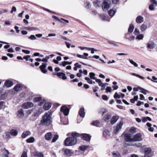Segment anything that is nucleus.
I'll return each instance as SVG.
<instances>
[{"label":"nucleus","mask_w":157,"mask_h":157,"mask_svg":"<svg viewBox=\"0 0 157 157\" xmlns=\"http://www.w3.org/2000/svg\"><path fill=\"white\" fill-rule=\"evenodd\" d=\"M71 136L65 140L64 143L65 146H71L75 144L77 142V138L79 137L80 135L77 132H73L72 133Z\"/></svg>","instance_id":"nucleus-1"},{"label":"nucleus","mask_w":157,"mask_h":157,"mask_svg":"<svg viewBox=\"0 0 157 157\" xmlns=\"http://www.w3.org/2000/svg\"><path fill=\"white\" fill-rule=\"evenodd\" d=\"M51 116L52 114L50 113H46L42 117L40 124L46 126L52 123Z\"/></svg>","instance_id":"nucleus-2"},{"label":"nucleus","mask_w":157,"mask_h":157,"mask_svg":"<svg viewBox=\"0 0 157 157\" xmlns=\"http://www.w3.org/2000/svg\"><path fill=\"white\" fill-rule=\"evenodd\" d=\"M123 124V122L121 121L116 126L113 127V132L115 134H117L121 130Z\"/></svg>","instance_id":"nucleus-3"},{"label":"nucleus","mask_w":157,"mask_h":157,"mask_svg":"<svg viewBox=\"0 0 157 157\" xmlns=\"http://www.w3.org/2000/svg\"><path fill=\"white\" fill-rule=\"evenodd\" d=\"M111 3L110 0H107L106 1H104L102 3L101 6L103 10H107L109 8V4Z\"/></svg>","instance_id":"nucleus-4"},{"label":"nucleus","mask_w":157,"mask_h":157,"mask_svg":"<svg viewBox=\"0 0 157 157\" xmlns=\"http://www.w3.org/2000/svg\"><path fill=\"white\" fill-rule=\"evenodd\" d=\"M146 47L148 49H152L155 48L156 44L152 40H150L148 41L147 43Z\"/></svg>","instance_id":"nucleus-5"},{"label":"nucleus","mask_w":157,"mask_h":157,"mask_svg":"<svg viewBox=\"0 0 157 157\" xmlns=\"http://www.w3.org/2000/svg\"><path fill=\"white\" fill-rule=\"evenodd\" d=\"M143 140L142 135L140 133L135 135L132 138V142L140 141Z\"/></svg>","instance_id":"nucleus-6"},{"label":"nucleus","mask_w":157,"mask_h":157,"mask_svg":"<svg viewBox=\"0 0 157 157\" xmlns=\"http://www.w3.org/2000/svg\"><path fill=\"white\" fill-rule=\"evenodd\" d=\"M64 152V154L68 156H71L74 153L72 150L65 148H63L62 149Z\"/></svg>","instance_id":"nucleus-7"},{"label":"nucleus","mask_w":157,"mask_h":157,"mask_svg":"<svg viewBox=\"0 0 157 157\" xmlns=\"http://www.w3.org/2000/svg\"><path fill=\"white\" fill-rule=\"evenodd\" d=\"M60 111L63 112L65 116H67L69 114V109L66 106L63 105L61 107Z\"/></svg>","instance_id":"nucleus-8"},{"label":"nucleus","mask_w":157,"mask_h":157,"mask_svg":"<svg viewBox=\"0 0 157 157\" xmlns=\"http://www.w3.org/2000/svg\"><path fill=\"white\" fill-rule=\"evenodd\" d=\"M151 149L148 147L144 149V157H151Z\"/></svg>","instance_id":"nucleus-9"},{"label":"nucleus","mask_w":157,"mask_h":157,"mask_svg":"<svg viewBox=\"0 0 157 157\" xmlns=\"http://www.w3.org/2000/svg\"><path fill=\"white\" fill-rule=\"evenodd\" d=\"M47 65V63H43L42 65H40L39 67L41 71L44 74L46 73L48 71L46 69Z\"/></svg>","instance_id":"nucleus-10"},{"label":"nucleus","mask_w":157,"mask_h":157,"mask_svg":"<svg viewBox=\"0 0 157 157\" xmlns=\"http://www.w3.org/2000/svg\"><path fill=\"white\" fill-rule=\"evenodd\" d=\"M54 75H56L60 78H62L63 80H66L67 77L66 76L65 74L62 72H59L56 73H53Z\"/></svg>","instance_id":"nucleus-11"},{"label":"nucleus","mask_w":157,"mask_h":157,"mask_svg":"<svg viewBox=\"0 0 157 157\" xmlns=\"http://www.w3.org/2000/svg\"><path fill=\"white\" fill-rule=\"evenodd\" d=\"M33 104L31 102H27L24 103L22 105V107L24 109H27L33 106Z\"/></svg>","instance_id":"nucleus-12"},{"label":"nucleus","mask_w":157,"mask_h":157,"mask_svg":"<svg viewBox=\"0 0 157 157\" xmlns=\"http://www.w3.org/2000/svg\"><path fill=\"white\" fill-rule=\"evenodd\" d=\"M106 112H103L102 113V116L103 117V118L105 121L106 122H108L109 120L111 117V116L109 114H106Z\"/></svg>","instance_id":"nucleus-13"},{"label":"nucleus","mask_w":157,"mask_h":157,"mask_svg":"<svg viewBox=\"0 0 157 157\" xmlns=\"http://www.w3.org/2000/svg\"><path fill=\"white\" fill-rule=\"evenodd\" d=\"M41 99H42L41 98L39 97L35 98H34L33 100L35 102H40L39 105L40 106H42L43 105V104L45 103V101L44 100L42 101Z\"/></svg>","instance_id":"nucleus-14"},{"label":"nucleus","mask_w":157,"mask_h":157,"mask_svg":"<svg viewBox=\"0 0 157 157\" xmlns=\"http://www.w3.org/2000/svg\"><path fill=\"white\" fill-rule=\"evenodd\" d=\"M81 136L82 139L86 141H90V140L91 136L88 134H81Z\"/></svg>","instance_id":"nucleus-15"},{"label":"nucleus","mask_w":157,"mask_h":157,"mask_svg":"<svg viewBox=\"0 0 157 157\" xmlns=\"http://www.w3.org/2000/svg\"><path fill=\"white\" fill-rule=\"evenodd\" d=\"M17 115L19 118L23 117L24 116L23 109H20L18 110L17 113Z\"/></svg>","instance_id":"nucleus-16"},{"label":"nucleus","mask_w":157,"mask_h":157,"mask_svg":"<svg viewBox=\"0 0 157 157\" xmlns=\"http://www.w3.org/2000/svg\"><path fill=\"white\" fill-rule=\"evenodd\" d=\"M124 140L126 142H132V138H131L130 134H126L124 135Z\"/></svg>","instance_id":"nucleus-17"},{"label":"nucleus","mask_w":157,"mask_h":157,"mask_svg":"<svg viewBox=\"0 0 157 157\" xmlns=\"http://www.w3.org/2000/svg\"><path fill=\"white\" fill-rule=\"evenodd\" d=\"M52 137V135L51 132H49L46 133L44 136L45 140H50Z\"/></svg>","instance_id":"nucleus-18"},{"label":"nucleus","mask_w":157,"mask_h":157,"mask_svg":"<svg viewBox=\"0 0 157 157\" xmlns=\"http://www.w3.org/2000/svg\"><path fill=\"white\" fill-rule=\"evenodd\" d=\"M119 119V117L118 116H113L111 118L110 122L112 124H115Z\"/></svg>","instance_id":"nucleus-19"},{"label":"nucleus","mask_w":157,"mask_h":157,"mask_svg":"<svg viewBox=\"0 0 157 157\" xmlns=\"http://www.w3.org/2000/svg\"><path fill=\"white\" fill-rule=\"evenodd\" d=\"M31 132L29 131H26L23 132L21 135V137L23 138H25L31 134Z\"/></svg>","instance_id":"nucleus-20"},{"label":"nucleus","mask_w":157,"mask_h":157,"mask_svg":"<svg viewBox=\"0 0 157 157\" xmlns=\"http://www.w3.org/2000/svg\"><path fill=\"white\" fill-rule=\"evenodd\" d=\"M144 21V18L141 16H138L136 19V22L139 24L142 23Z\"/></svg>","instance_id":"nucleus-21"},{"label":"nucleus","mask_w":157,"mask_h":157,"mask_svg":"<svg viewBox=\"0 0 157 157\" xmlns=\"http://www.w3.org/2000/svg\"><path fill=\"white\" fill-rule=\"evenodd\" d=\"M79 115L82 117H84L85 115L84 112V109L83 108H81L79 111Z\"/></svg>","instance_id":"nucleus-22"},{"label":"nucleus","mask_w":157,"mask_h":157,"mask_svg":"<svg viewBox=\"0 0 157 157\" xmlns=\"http://www.w3.org/2000/svg\"><path fill=\"white\" fill-rule=\"evenodd\" d=\"M13 85L12 81L9 80H6L5 82V85L7 87H10Z\"/></svg>","instance_id":"nucleus-23"},{"label":"nucleus","mask_w":157,"mask_h":157,"mask_svg":"<svg viewBox=\"0 0 157 157\" xmlns=\"http://www.w3.org/2000/svg\"><path fill=\"white\" fill-rule=\"evenodd\" d=\"M44 103L43 106L44 109L46 110L49 109L51 107L52 105L51 104L49 103Z\"/></svg>","instance_id":"nucleus-24"},{"label":"nucleus","mask_w":157,"mask_h":157,"mask_svg":"<svg viewBox=\"0 0 157 157\" xmlns=\"http://www.w3.org/2000/svg\"><path fill=\"white\" fill-rule=\"evenodd\" d=\"M53 18H54V19H56L58 20L60 22H61L63 23H65L64 22H65L67 23H69V21L67 20H65V19H64L62 18H61L60 19H59L57 17H56V16H54L53 17Z\"/></svg>","instance_id":"nucleus-25"},{"label":"nucleus","mask_w":157,"mask_h":157,"mask_svg":"<svg viewBox=\"0 0 157 157\" xmlns=\"http://www.w3.org/2000/svg\"><path fill=\"white\" fill-rule=\"evenodd\" d=\"M94 6L96 7L100 6L101 5V2L98 0H95L93 2Z\"/></svg>","instance_id":"nucleus-26"},{"label":"nucleus","mask_w":157,"mask_h":157,"mask_svg":"<svg viewBox=\"0 0 157 157\" xmlns=\"http://www.w3.org/2000/svg\"><path fill=\"white\" fill-rule=\"evenodd\" d=\"M22 88V87L20 84H17L14 87V90L17 91H20Z\"/></svg>","instance_id":"nucleus-27"},{"label":"nucleus","mask_w":157,"mask_h":157,"mask_svg":"<svg viewBox=\"0 0 157 157\" xmlns=\"http://www.w3.org/2000/svg\"><path fill=\"white\" fill-rule=\"evenodd\" d=\"M116 11V10L115 9L113 8L110 10L108 12L109 15L110 16L112 17L115 14Z\"/></svg>","instance_id":"nucleus-28"},{"label":"nucleus","mask_w":157,"mask_h":157,"mask_svg":"<svg viewBox=\"0 0 157 157\" xmlns=\"http://www.w3.org/2000/svg\"><path fill=\"white\" fill-rule=\"evenodd\" d=\"M147 28V25H146L143 24L140 27V29L142 32H144L146 30Z\"/></svg>","instance_id":"nucleus-29"},{"label":"nucleus","mask_w":157,"mask_h":157,"mask_svg":"<svg viewBox=\"0 0 157 157\" xmlns=\"http://www.w3.org/2000/svg\"><path fill=\"white\" fill-rule=\"evenodd\" d=\"M10 134L13 136H17L18 134V132L15 130H12L10 131Z\"/></svg>","instance_id":"nucleus-30"},{"label":"nucleus","mask_w":157,"mask_h":157,"mask_svg":"<svg viewBox=\"0 0 157 157\" xmlns=\"http://www.w3.org/2000/svg\"><path fill=\"white\" fill-rule=\"evenodd\" d=\"M34 155L37 157H43L44 156V155L42 153L38 152H34Z\"/></svg>","instance_id":"nucleus-31"},{"label":"nucleus","mask_w":157,"mask_h":157,"mask_svg":"<svg viewBox=\"0 0 157 157\" xmlns=\"http://www.w3.org/2000/svg\"><path fill=\"white\" fill-rule=\"evenodd\" d=\"M149 127V128H148V130L150 132H153L154 130V128L151 127V124L149 122H147V123L146 124Z\"/></svg>","instance_id":"nucleus-32"},{"label":"nucleus","mask_w":157,"mask_h":157,"mask_svg":"<svg viewBox=\"0 0 157 157\" xmlns=\"http://www.w3.org/2000/svg\"><path fill=\"white\" fill-rule=\"evenodd\" d=\"M134 28V26L133 25L130 24L128 30V32L130 33L132 32Z\"/></svg>","instance_id":"nucleus-33"},{"label":"nucleus","mask_w":157,"mask_h":157,"mask_svg":"<svg viewBox=\"0 0 157 157\" xmlns=\"http://www.w3.org/2000/svg\"><path fill=\"white\" fill-rule=\"evenodd\" d=\"M100 124V122L98 121H94L92 123V125L97 127H99Z\"/></svg>","instance_id":"nucleus-34"},{"label":"nucleus","mask_w":157,"mask_h":157,"mask_svg":"<svg viewBox=\"0 0 157 157\" xmlns=\"http://www.w3.org/2000/svg\"><path fill=\"white\" fill-rule=\"evenodd\" d=\"M112 155L113 157H120L121 156V154L117 152H112Z\"/></svg>","instance_id":"nucleus-35"},{"label":"nucleus","mask_w":157,"mask_h":157,"mask_svg":"<svg viewBox=\"0 0 157 157\" xmlns=\"http://www.w3.org/2000/svg\"><path fill=\"white\" fill-rule=\"evenodd\" d=\"M34 141V138L33 137H30L26 140L27 142L28 143H33Z\"/></svg>","instance_id":"nucleus-36"},{"label":"nucleus","mask_w":157,"mask_h":157,"mask_svg":"<svg viewBox=\"0 0 157 157\" xmlns=\"http://www.w3.org/2000/svg\"><path fill=\"white\" fill-rule=\"evenodd\" d=\"M25 29L26 30H32L33 29L34 30H39V29L37 28H36L33 27H26L25 28Z\"/></svg>","instance_id":"nucleus-37"},{"label":"nucleus","mask_w":157,"mask_h":157,"mask_svg":"<svg viewBox=\"0 0 157 157\" xmlns=\"http://www.w3.org/2000/svg\"><path fill=\"white\" fill-rule=\"evenodd\" d=\"M88 147V146H87L82 145L79 147V149L81 151H83L86 150Z\"/></svg>","instance_id":"nucleus-38"},{"label":"nucleus","mask_w":157,"mask_h":157,"mask_svg":"<svg viewBox=\"0 0 157 157\" xmlns=\"http://www.w3.org/2000/svg\"><path fill=\"white\" fill-rule=\"evenodd\" d=\"M90 78L91 79H96V78L95 77V74L93 72H90L89 73Z\"/></svg>","instance_id":"nucleus-39"},{"label":"nucleus","mask_w":157,"mask_h":157,"mask_svg":"<svg viewBox=\"0 0 157 157\" xmlns=\"http://www.w3.org/2000/svg\"><path fill=\"white\" fill-rule=\"evenodd\" d=\"M129 61L130 63L133 64L135 67H137L138 66V64L136 62H134L132 59H129Z\"/></svg>","instance_id":"nucleus-40"},{"label":"nucleus","mask_w":157,"mask_h":157,"mask_svg":"<svg viewBox=\"0 0 157 157\" xmlns=\"http://www.w3.org/2000/svg\"><path fill=\"white\" fill-rule=\"evenodd\" d=\"M132 75H133V76H136L138 77H139V78H140L141 79H144V77H142L137 74H136V73H131L130 74Z\"/></svg>","instance_id":"nucleus-41"},{"label":"nucleus","mask_w":157,"mask_h":157,"mask_svg":"<svg viewBox=\"0 0 157 157\" xmlns=\"http://www.w3.org/2000/svg\"><path fill=\"white\" fill-rule=\"evenodd\" d=\"M9 154V151L5 149L3 153V157H8Z\"/></svg>","instance_id":"nucleus-42"},{"label":"nucleus","mask_w":157,"mask_h":157,"mask_svg":"<svg viewBox=\"0 0 157 157\" xmlns=\"http://www.w3.org/2000/svg\"><path fill=\"white\" fill-rule=\"evenodd\" d=\"M85 80L87 81L88 83L90 84H93V81L89 78L88 77H86L85 78Z\"/></svg>","instance_id":"nucleus-43"},{"label":"nucleus","mask_w":157,"mask_h":157,"mask_svg":"<svg viewBox=\"0 0 157 157\" xmlns=\"http://www.w3.org/2000/svg\"><path fill=\"white\" fill-rule=\"evenodd\" d=\"M132 146H136L138 147H142V144L141 143H137L134 144H132Z\"/></svg>","instance_id":"nucleus-44"},{"label":"nucleus","mask_w":157,"mask_h":157,"mask_svg":"<svg viewBox=\"0 0 157 157\" xmlns=\"http://www.w3.org/2000/svg\"><path fill=\"white\" fill-rule=\"evenodd\" d=\"M140 90H141V92L144 94H146L147 92H148L147 90L142 88H140Z\"/></svg>","instance_id":"nucleus-45"},{"label":"nucleus","mask_w":157,"mask_h":157,"mask_svg":"<svg viewBox=\"0 0 157 157\" xmlns=\"http://www.w3.org/2000/svg\"><path fill=\"white\" fill-rule=\"evenodd\" d=\"M58 138L59 136L58 135H55L52 139V142H55L58 140Z\"/></svg>","instance_id":"nucleus-46"},{"label":"nucleus","mask_w":157,"mask_h":157,"mask_svg":"<svg viewBox=\"0 0 157 157\" xmlns=\"http://www.w3.org/2000/svg\"><path fill=\"white\" fill-rule=\"evenodd\" d=\"M109 131L107 130L103 132V135L105 137H106L107 136H109Z\"/></svg>","instance_id":"nucleus-47"},{"label":"nucleus","mask_w":157,"mask_h":157,"mask_svg":"<svg viewBox=\"0 0 157 157\" xmlns=\"http://www.w3.org/2000/svg\"><path fill=\"white\" fill-rule=\"evenodd\" d=\"M144 37L143 35V34H138L136 36V39H137L140 40L142 39Z\"/></svg>","instance_id":"nucleus-48"},{"label":"nucleus","mask_w":157,"mask_h":157,"mask_svg":"<svg viewBox=\"0 0 157 157\" xmlns=\"http://www.w3.org/2000/svg\"><path fill=\"white\" fill-rule=\"evenodd\" d=\"M95 81L96 82L98 83V85L99 86H101L103 84L100 79H96Z\"/></svg>","instance_id":"nucleus-49"},{"label":"nucleus","mask_w":157,"mask_h":157,"mask_svg":"<svg viewBox=\"0 0 157 157\" xmlns=\"http://www.w3.org/2000/svg\"><path fill=\"white\" fill-rule=\"evenodd\" d=\"M28 38L29 39L32 40H36V37L35 36V35H31Z\"/></svg>","instance_id":"nucleus-50"},{"label":"nucleus","mask_w":157,"mask_h":157,"mask_svg":"<svg viewBox=\"0 0 157 157\" xmlns=\"http://www.w3.org/2000/svg\"><path fill=\"white\" fill-rule=\"evenodd\" d=\"M133 33L135 35H138L139 34V31L138 29L136 28L133 32Z\"/></svg>","instance_id":"nucleus-51"},{"label":"nucleus","mask_w":157,"mask_h":157,"mask_svg":"<svg viewBox=\"0 0 157 157\" xmlns=\"http://www.w3.org/2000/svg\"><path fill=\"white\" fill-rule=\"evenodd\" d=\"M121 97L120 95L118 94L117 92H116L114 95V98L116 99L117 98H120Z\"/></svg>","instance_id":"nucleus-52"},{"label":"nucleus","mask_w":157,"mask_h":157,"mask_svg":"<svg viewBox=\"0 0 157 157\" xmlns=\"http://www.w3.org/2000/svg\"><path fill=\"white\" fill-rule=\"evenodd\" d=\"M100 17L102 20L107 21L108 20V18L104 15H101L100 16Z\"/></svg>","instance_id":"nucleus-53"},{"label":"nucleus","mask_w":157,"mask_h":157,"mask_svg":"<svg viewBox=\"0 0 157 157\" xmlns=\"http://www.w3.org/2000/svg\"><path fill=\"white\" fill-rule=\"evenodd\" d=\"M112 88L111 87L108 86L107 87L106 89V92H111Z\"/></svg>","instance_id":"nucleus-54"},{"label":"nucleus","mask_w":157,"mask_h":157,"mask_svg":"<svg viewBox=\"0 0 157 157\" xmlns=\"http://www.w3.org/2000/svg\"><path fill=\"white\" fill-rule=\"evenodd\" d=\"M76 56L80 58H82L84 59H87V57H84L83 55L77 54L76 55Z\"/></svg>","instance_id":"nucleus-55"},{"label":"nucleus","mask_w":157,"mask_h":157,"mask_svg":"<svg viewBox=\"0 0 157 157\" xmlns=\"http://www.w3.org/2000/svg\"><path fill=\"white\" fill-rule=\"evenodd\" d=\"M102 98L103 100L105 101H107L108 100V98L106 95H103L102 96Z\"/></svg>","instance_id":"nucleus-56"},{"label":"nucleus","mask_w":157,"mask_h":157,"mask_svg":"<svg viewBox=\"0 0 157 157\" xmlns=\"http://www.w3.org/2000/svg\"><path fill=\"white\" fill-rule=\"evenodd\" d=\"M5 104V102L3 101L0 102V109L3 108V105Z\"/></svg>","instance_id":"nucleus-57"},{"label":"nucleus","mask_w":157,"mask_h":157,"mask_svg":"<svg viewBox=\"0 0 157 157\" xmlns=\"http://www.w3.org/2000/svg\"><path fill=\"white\" fill-rule=\"evenodd\" d=\"M21 157H27V153L25 151H24L23 152Z\"/></svg>","instance_id":"nucleus-58"},{"label":"nucleus","mask_w":157,"mask_h":157,"mask_svg":"<svg viewBox=\"0 0 157 157\" xmlns=\"http://www.w3.org/2000/svg\"><path fill=\"white\" fill-rule=\"evenodd\" d=\"M136 128L134 127L131 128L130 129V132L131 133H133L135 132Z\"/></svg>","instance_id":"nucleus-59"},{"label":"nucleus","mask_w":157,"mask_h":157,"mask_svg":"<svg viewBox=\"0 0 157 157\" xmlns=\"http://www.w3.org/2000/svg\"><path fill=\"white\" fill-rule=\"evenodd\" d=\"M30 57V56L29 55H27L26 56H24L23 57V59H25L26 61H27L29 59V58Z\"/></svg>","instance_id":"nucleus-60"},{"label":"nucleus","mask_w":157,"mask_h":157,"mask_svg":"<svg viewBox=\"0 0 157 157\" xmlns=\"http://www.w3.org/2000/svg\"><path fill=\"white\" fill-rule=\"evenodd\" d=\"M75 66H76L77 68H80L81 67V65L79 64L78 63H75L74 64Z\"/></svg>","instance_id":"nucleus-61"},{"label":"nucleus","mask_w":157,"mask_h":157,"mask_svg":"<svg viewBox=\"0 0 157 157\" xmlns=\"http://www.w3.org/2000/svg\"><path fill=\"white\" fill-rule=\"evenodd\" d=\"M8 12L7 10L3 9L0 11V14H2L4 13H6Z\"/></svg>","instance_id":"nucleus-62"},{"label":"nucleus","mask_w":157,"mask_h":157,"mask_svg":"<svg viewBox=\"0 0 157 157\" xmlns=\"http://www.w3.org/2000/svg\"><path fill=\"white\" fill-rule=\"evenodd\" d=\"M40 111H36L34 112V116H38L39 115Z\"/></svg>","instance_id":"nucleus-63"},{"label":"nucleus","mask_w":157,"mask_h":157,"mask_svg":"<svg viewBox=\"0 0 157 157\" xmlns=\"http://www.w3.org/2000/svg\"><path fill=\"white\" fill-rule=\"evenodd\" d=\"M22 51L26 54H29L30 53V52L29 51L27 50H22Z\"/></svg>","instance_id":"nucleus-64"}]
</instances>
